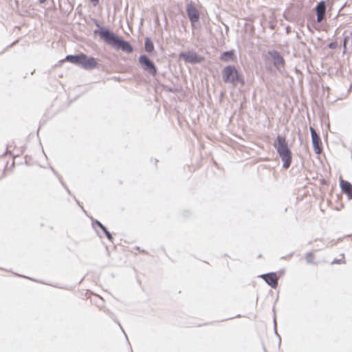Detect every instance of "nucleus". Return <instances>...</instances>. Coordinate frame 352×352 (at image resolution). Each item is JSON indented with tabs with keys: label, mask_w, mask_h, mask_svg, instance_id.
<instances>
[{
	"label": "nucleus",
	"mask_w": 352,
	"mask_h": 352,
	"mask_svg": "<svg viewBox=\"0 0 352 352\" xmlns=\"http://www.w3.org/2000/svg\"><path fill=\"white\" fill-rule=\"evenodd\" d=\"M94 23L96 26L100 27V29L94 30V34L99 35L100 38H102L107 44L112 46L113 47L120 49L126 53H131L133 52V48L129 42L118 36L108 29L104 27H100L97 21H95Z\"/></svg>",
	"instance_id": "nucleus-1"
},
{
	"label": "nucleus",
	"mask_w": 352,
	"mask_h": 352,
	"mask_svg": "<svg viewBox=\"0 0 352 352\" xmlns=\"http://www.w3.org/2000/svg\"><path fill=\"white\" fill-rule=\"evenodd\" d=\"M274 146L283 162V167L287 169L292 164V154L288 146L285 137L278 135L274 144Z\"/></svg>",
	"instance_id": "nucleus-2"
},
{
	"label": "nucleus",
	"mask_w": 352,
	"mask_h": 352,
	"mask_svg": "<svg viewBox=\"0 0 352 352\" xmlns=\"http://www.w3.org/2000/svg\"><path fill=\"white\" fill-rule=\"evenodd\" d=\"M223 81L227 84L236 86L238 84L244 85L243 76L239 73L236 67L232 65L225 67L222 70Z\"/></svg>",
	"instance_id": "nucleus-3"
},
{
	"label": "nucleus",
	"mask_w": 352,
	"mask_h": 352,
	"mask_svg": "<svg viewBox=\"0 0 352 352\" xmlns=\"http://www.w3.org/2000/svg\"><path fill=\"white\" fill-rule=\"evenodd\" d=\"M266 61L272 62L274 67L278 71L285 67L284 58L276 50H269L264 56Z\"/></svg>",
	"instance_id": "nucleus-4"
},
{
	"label": "nucleus",
	"mask_w": 352,
	"mask_h": 352,
	"mask_svg": "<svg viewBox=\"0 0 352 352\" xmlns=\"http://www.w3.org/2000/svg\"><path fill=\"white\" fill-rule=\"evenodd\" d=\"M139 63L142 69L153 77L157 74V69L153 62L144 54L140 55L139 57Z\"/></svg>",
	"instance_id": "nucleus-5"
},
{
	"label": "nucleus",
	"mask_w": 352,
	"mask_h": 352,
	"mask_svg": "<svg viewBox=\"0 0 352 352\" xmlns=\"http://www.w3.org/2000/svg\"><path fill=\"white\" fill-rule=\"evenodd\" d=\"M81 60L79 66L85 70H91L96 68L98 65L97 60L95 58L87 56L85 54H82Z\"/></svg>",
	"instance_id": "nucleus-6"
},
{
	"label": "nucleus",
	"mask_w": 352,
	"mask_h": 352,
	"mask_svg": "<svg viewBox=\"0 0 352 352\" xmlns=\"http://www.w3.org/2000/svg\"><path fill=\"white\" fill-rule=\"evenodd\" d=\"M186 12L189 20L192 25L199 21V13L192 2H190L186 5Z\"/></svg>",
	"instance_id": "nucleus-7"
},
{
	"label": "nucleus",
	"mask_w": 352,
	"mask_h": 352,
	"mask_svg": "<svg viewBox=\"0 0 352 352\" xmlns=\"http://www.w3.org/2000/svg\"><path fill=\"white\" fill-rule=\"evenodd\" d=\"M179 58H183L186 63L191 64L201 63L203 60V58L197 56L194 52H182L179 54Z\"/></svg>",
	"instance_id": "nucleus-8"
},
{
	"label": "nucleus",
	"mask_w": 352,
	"mask_h": 352,
	"mask_svg": "<svg viewBox=\"0 0 352 352\" xmlns=\"http://www.w3.org/2000/svg\"><path fill=\"white\" fill-rule=\"evenodd\" d=\"M310 132L314 151L316 153L320 154L322 152V148L320 146V138L314 128L310 127Z\"/></svg>",
	"instance_id": "nucleus-9"
},
{
	"label": "nucleus",
	"mask_w": 352,
	"mask_h": 352,
	"mask_svg": "<svg viewBox=\"0 0 352 352\" xmlns=\"http://www.w3.org/2000/svg\"><path fill=\"white\" fill-rule=\"evenodd\" d=\"M261 277L267 285L272 288H276L278 285V278L276 273L271 272L261 275Z\"/></svg>",
	"instance_id": "nucleus-10"
},
{
	"label": "nucleus",
	"mask_w": 352,
	"mask_h": 352,
	"mask_svg": "<svg viewBox=\"0 0 352 352\" xmlns=\"http://www.w3.org/2000/svg\"><path fill=\"white\" fill-rule=\"evenodd\" d=\"M317 22L320 23L324 18L326 5L324 1H320L316 7Z\"/></svg>",
	"instance_id": "nucleus-11"
},
{
	"label": "nucleus",
	"mask_w": 352,
	"mask_h": 352,
	"mask_svg": "<svg viewBox=\"0 0 352 352\" xmlns=\"http://www.w3.org/2000/svg\"><path fill=\"white\" fill-rule=\"evenodd\" d=\"M342 191L347 195L348 199H352V185L347 181L341 179L340 182Z\"/></svg>",
	"instance_id": "nucleus-12"
},
{
	"label": "nucleus",
	"mask_w": 352,
	"mask_h": 352,
	"mask_svg": "<svg viewBox=\"0 0 352 352\" xmlns=\"http://www.w3.org/2000/svg\"><path fill=\"white\" fill-rule=\"evenodd\" d=\"M220 59L224 62L233 61L234 59V54L233 50L226 51L221 54Z\"/></svg>",
	"instance_id": "nucleus-13"
},
{
	"label": "nucleus",
	"mask_w": 352,
	"mask_h": 352,
	"mask_svg": "<svg viewBox=\"0 0 352 352\" xmlns=\"http://www.w3.org/2000/svg\"><path fill=\"white\" fill-rule=\"evenodd\" d=\"M82 54H76V55H67L65 57V60L69 63H72L76 65L79 66L80 62L81 60Z\"/></svg>",
	"instance_id": "nucleus-14"
},
{
	"label": "nucleus",
	"mask_w": 352,
	"mask_h": 352,
	"mask_svg": "<svg viewBox=\"0 0 352 352\" xmlns=\"http://www.w3.org/2000/svg\"><path fill=\"white\" fill-rule=\"evenodd\" d=\"M97 225L98 226H99L101 229H102V231L104 232V234L106 235V236L107 237V239L109 240V241H112L113 239V236H112V234L107 230V229L106 228V227L102 224L98 220H96L94 223H93V225Z\"/></svg>",
	"instance_id": "nucleus-15"
},
{
	"label": "nucleus",
	"mask_w": 352,
	"mask_h": 352,
	"mask_svg": "<svg viewBox=\"0 0 352 352\" xmlns=\"http://www.w3.org/2000/svg\"><path fill=\"white\" fill-rule=\"evenodd\" d=\"M144 47L145 50L148 53H151L154 50L153 43L149 38H146Z\"/></svg>",
	"instance_id": "nucleus-16"
},
{
	"label": "nucleus",
	"mask_w": 352,
	"mask_h": 352,
	"mask_svg": "<svg viewBox=\"0 0 352 352\" xmlns=\"http://www.w3.org/2000/svg\"><path fill=\"white\" fill-rule=\"evenodd\" d=\"M314 254L312 252H308L306 254V261H307V263H310L312 262L313 259H314Z\"/></svg>",
	"instance_id": "nucleus-17"
},
{
	"label": "nucleus",
	"mask_w": 352,
	"mask_h": 352,
	"mask_svg": "<svg viewBox=\"0 0 352 352\" xmlns=\"http://www.w3.org/2000/svg\"><path fill=\"white\" fill-rule=\"evenodd\" d=\"M340 256H341V258L340 259H336L335 258L332 262H331V264H338V263H341V262L342 261H344V256L343 254H340ZM344 261H343L344 263Z\"/></svg>",
	"instance_id": "nucleus-18"
},
{
	"label": "nucleus",
	"mask_w": 352,
	"mask_h": 352,
	"mask_svg": "<svg viewBox=\"0 0 352 352\" xmlns=\"http://www.w3.org/2000/svg\"><path fill=\"white\" fill-rule=\"evenodd\" d=\"M349 39V36H345L344 38V43H343V47H344L343 53L344 54L346 52V43H347Z\"/></svg>",
	"instance_id": "nucleus-19"
},
{
	"label": "nucleus",
	"mask_w": 352,
	"mask_h": 352,
	"mask_svg": "<svg viewBox=\"0 0 352 352\" xmlns=\"http://www.w3.org/2000/svg\"><path fill=\"white\" fill-rule=\"evenodd\" d=\"M328 47L330 49H335L337 47V43L336 42H331L328 45Z\"/></svg>",
	"instance_id": "nucleus-20"
},
{
	"label": "nucleus",
	"mask_w": 352,
	"mask_h": 352,
	"mask_svg": "<svg viewBox=\"0 0 352 352\" xmlns=\"http://www.w3.org/2000/svg\"><path fill=\"white\" fill-rule=\"evenodd\" d=\"M90 1L94 4V6H96L99 3V0H90Z\"/></svg>",
	"instance_id": "nucleus-21"
},
{
	"label": "nucleus",
	"mask_w": 352,
	"mask_h": 352,
	"mask_svg": "<svg viewBox=\"0 0 352 352\" xmlns=\"http://www.w3.org/2000/svg\"><path fill=\"white\" fill-rule=\"evenodd\" d=\"M46 0H38L40 3H43Z\"/></svg>",
	"instance_id": "nucleus-22"
}]
</instances>
